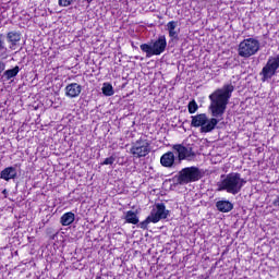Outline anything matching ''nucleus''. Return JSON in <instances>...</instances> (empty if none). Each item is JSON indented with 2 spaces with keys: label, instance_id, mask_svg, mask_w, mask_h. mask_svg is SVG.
Wrapping results in <instances>:
<instances>
[{
  "label": "nucleus",
  "instance_id": "nucleus-19",
  "mask_svg": "<svg viewBox=\"0 0 279 279\" xmlns=\"http://www.w3.org/2000/svg\"><path fill=\"white\" fill-rule=\"evenodd\" d=\"M187 110L190 114H195L196 110H199V106H197V102L195 100H192L187 105Z\"/></svg>",
  "mask_w": 279,
  "mask_h": 279
},
{
  "label": "nucleus",
  "instance_id": "nucleus-3",
  "mask_svg": "<svg viewBox=\"0 0 279 279\" xmlns=\"http://www.w3.org/2000/svg\"><path fill=\"white\" fill-rule=\"evenodd\" d=\"M141 51L146 53V58H151V56H160L165 53L167 49V37L165 35H160L155 41L150 44H142L140 46Z\"/></svg>",
  "mask_w": 279,
  "mask_h": 279
},
{
  "label": "nucleus",
  "instance_id": "nucleus-17",
  "mask_svg": "<svg viewBox=\"0 0 279 279\" xmlns=\"http://www.w3.org/2000/svg\"><path fill=\"white\" fill-rule=\"evenodd\" d=\"M124 219L126 223H132L133 226H137L140 221L138 215H136V213L132 210L126 211Z\"/></svg>",
  "mask_w": 279,
  "mask_h": 279
},
{
  "label": "nucleus",
  "instance_id": "nucleus-15",
  "mask_svg": "<svg viewBox=\"0 0 279 279\" xmlns=\"http://www.w3.org/2000/svg\"><path fill=\"white\" fill-rule=\"evenodd\" d=\"M20 72L21 68L19 65L14 66L13 69L5 70L2 74V80H4V82H10V80L16 77Z\"/></svg>",
  "mask_w": 279,
  "mask_h": 279
},
{
  "label": "nucleus",
  "instance_id": "nucleus-30",
  "mask_svg": "<svg viewBox=\"0 0 279 279\" xmlns=\"http://www.w3.org/2000/svg\"><path fill=\"white\" fill-rule=\"evenodd\" d=\"M2 195H5V196H7V195H8V190H3V191H2Z\"/></svg>",
  "mask_w": 279,
  "mask_h": 279
},
{
  "label": "nucleus",
  "instance_id": "nucleus-23",
  "mask_svg": "<svg viewBox=\"0 0 279 279\" xmlns=\"http://www.w3.org/2000/svg\"><path fill=\"white\" fill-rule=\"evenodd\" d=\"M167 27H168V32H171V31L175 29V27H178V22H175V21H170V22L167 24Z\"/></svg>",
  "mask_w": 279,
  "mask_h": 279
},
{
  "label": "nucleus",
  "instance_id": "nucleus-9",
  "mask_svg": "<svg viewBox=\"0 0 279 279\" xmlns=\"http://www.w3.org/2000/svg\"><path fill=\"white\" fill-rule=\"evenodd\" d=\"M174 154L178 155L179 160H191L195 158L193 147L184 146L182 144H175L172 146Z\"/></svg>",
  "mask_w": 279,
  "mask_h": 279
},
{
  "label": "nucleus",
  "instance_id": "nucleus-7",
  "mask_svg": "<svg viewBox=\"0 0 279 279\" xmlns=\"http://www.w3.org/2000/svg\"><path fill=\"white\" fill-rule=\"evenodd\" d=\"M134 158H145L150 151L149 142L147 140L140 138L133 143L130 149Z\"/></svg>",
  "mask_w": 279,
  "mask_h": 279
},
{
  "label": "nucleus",
  "instance_id": "nucleus-21",
  "mask_svg": "<svg viewBox=\"0 0 279 279\" xmlns=\"http://www.w3.org/2000/svg\"><path fill=\"white\" fill-rule=\"evenodd\" d=\"M77 0H58V5L60 8H69V5H73V2Z\"/></svg>",
  "mask_w": 279,
  "mask_h": 279
},
{
  "label": "nucleus",
  "instance_id": "nucleus-31",
  "mask_svg": "<svg viewBox=\"0 0 279 279\" xmlns=\"http://www.w3.org/2000/svg\"><path fill=\"white\" fill-rule=\"evenodd\" d=\"M87 2V5H90L93 3V0H85Z\"/></svg>",
  "mask_w": 279,
  "mask_h": 279
},
{
  "label": "nucleus",
  "instance_id": "nucleus-11",
  "mask_svg": "<svg viewBox=\"0 0 279 279\" xmlns=\"http://www.w3.org/2000/svg\"><path fill=\"white\" fill-rule=\"evenodd\" d=\"M160 163L162 167L171 169L175 165V154L173 151H168L163 154L160 158Z\"/></svg>",
  "mask_w": 279,
  "mask_h": 279
},
{
  "label": "nucleus",
  "instance_id": "nucleus-12",
  "mask_svg": "<svg viewBox=\"0 0 279 279\" xmlns=\"http://www.w3.org/2000/svg\"><path fill=\"white\" fill-rule=\"evenodd\" d=\"M7 40L11 45L10 49H14L21 43V32L12 31L7 34Z\"/></svg>",
  "mask_w": 279,
  "mask_h": 279
},
{
  "label": "nucleus",
  "instance_id": "nucleus-4",
  "mask_svg": "<svg viewBox=\"0 0 279 279\" xmlns=\"http://www.w3.org/2000/svg\"><path fill=\"white\" fill-rule=\"evenodd\" d=\"M260 51V41L255 38H246L239 44L238 56L240 58H252Z\"/></svg>",
  "mask_w": 279,
  "mask_h": 279
},
{
  "label": "nucleus",
  "instance_id": "nucleus-28",
  "mask_svg": "<svg viewBox=\"0 0 279 279\" xmlns=\"http://www.w3.org/2000/svg\"><path fill=\"white\" fill-rule=\"evenodd\" d=\"M201 1V3H210V1H213V0H199Z\"/></svg>",
  "mask_w": 279,
  "mask_h": 279
},
{
  "label": "nucleus",
  "instance_id": "nucleus-20",
  "mask_svg": "<svg viewBox=\"0 0 279 279\" xmlns=\"http://www.w3.org/2000/svg\"><path fill=\"white\" fill-rule=\"evenodd\" d=\"M149 223H154L151 216H148L144 221L140 222L137 225V228H141L142 230H147V226H149Z\"/></svg>",
  "mask_w": 279,
  "mask_h": 279
},
{
  "label": "nucleus",
  "instance_id": "nucleus-13",
  "mask_svg": "<svg viewBox=\"0 0 279 279\" xmlns=\"http://www.w3.org/2000/svg\"><path fill=\"white\" fill-rule=\"evenodd\" d=\"M1 180H5V182H10V180H14L16 178V168L8 167L0 172Z\"/></svg>",
  "mask_w": 279,
  "mask_h": 279
},
{
  "label": "nucleus",
  "instance_id": "nucleus-2",
  "mask_svg": "<svg viewBox=\"0 0 279 279\" xmlns=\"http://www.w3.org/2000/svg\"><path fill=\"white\" fill-rule=\"evenodd\" d=\"M222 180L217 183L218 191H227L231 195H239L243 186L247 184V181L241 178V173L231 172L229 174H222Z\"/></svg>",
  "mask_w": 279,
  "mask_h": 279
},
{
  "label": "nucleus",
  "instance_id": "nucleus-29",
  "mask_svg": "<svg viewBox=\"0 0 279 279\" xmlns=\"http://www.w3.org/2000/svg\"><path fill=\"white\" fill-rule=\"evenodd\" d=\"M0 58H2V60H5V58H8V57L5 56V53H1Z\"/></svg>",
  "mask_w": 279,
  "mask_h": 279
},
{
  "label": "nucleus",
  "instance_id": "nucleus-27",
  "mask_svg": "<svg viewBox=\"0 0 279 279\" xmlns=\"http://www.w3.org/2000/svg\"><path fill=\"white\" fill-rule=\"evenodd\" d=\"M274 206H278L279 207V197L274 201Z\"/></svg>",
  "mask_w": 279,
  "mask_h": 279
},
{
  "label": "nucleus",
  "instance_id": "nucleus-16",
  "mask_svg": "<svg viewBox=\"0 0 279 279\" xmlns=\"http://www.w3.org/2000/svg\"><path fill=\"white\" fill-rule=\"evenodd\" d=\"M73 221H75V214H73V211H68L63 214L60 218V223L62 226H71Z\"/></svg>",
  "mask_w": 279,
  "mask_h": 279
},
{
  "label": "nucleus",
  "instance_id": "nucleus-25",
  "mask_svg": "<svg viewBox=\"0 0 279 279\" xmlns=\"http://www.w3.org/2000/svg\"><path fill=\"white\" fill-rule=\"evenodd\" d=\"M168 32H169L170 38H178V31L172 29V31H168Z\"/></svg>",
  "mask_w": 279,
  "mask_h": 279
},
{
  "label": "nucleus",
  "instance_id": "nucleus-14",
  "mask_svg": "<svg viewBox=\"0 0 279 279\" xmlns=\"http://www.w3.org/2000/svg\"><path fill=\"white\" fill-rule=\"evenodd\" d=\"M216 208L219 210V213H230L233 210L234 205L230 201L222 199L216 202Z\"/></svg>",
  "mask_w": 279,
  "mask_h": 279
},
{
  "label": "nucleus",
  "instance_id": "nucleus-1",
  "mask_svg": "<svg viewBox=\"0 0 279 279\" xmlns=\"http://www.w3.org/2000/svg\"><path fill=\"white\" fill-rule=\"evenodd\" d=\"M232 93H234V85L232 84H226L221 88H218L211 93L209 95V110L211 112V117L214 118L208 119L206 113L192 116L191 126L201 128V132L203 134L213 132V130L217 128L219 121H223V114H226V110L228 108V104H230Z\"/></svg>",
  "mask_w": 279,
  "mask_h": 279
},
{
  "label": "nucleus",
  "instance_id": "nucleus-26",
  "mask_svg": "<svg viewBox=\"0 0 279 279\" xmlns=\"http://www.w3.org/2000/svg\"><path fill=\"white\" fill-rule=\"evenodd\" d=\"M5 71V62L0 61V75Z\"/></svg>",
  "mask_w": 279,
  "mask_h": 279
},
{
  "label": "nucleus",
  "instance_id": "nucleus-6",
  "mask_svg": "<svg viewBox=\"0 0 279 279\" xmlns=\"http://www.w3.org/2000/svg\"><path fill=\"white\" fill-rule=\"evenodd\" d=\"M279 69V53L275 56H270L262 69L259 75L262 77V82H269L276 73H278Z\"/></svg>",
  "mask_w": 279,
  "mask_h": 279
},
{
  "label": "nucleus",
  "instance_id": "nucleus-10",
  "mask_svg": "<svg viewBox=\"0 0 279 279\" xmlns=\"http://www.w3.org/2000/svg\"><path fill=\"white\" fill-rule=\"evenodd\" d=\"M82 94V85L77 83H71L65 87V96L70 97V99H74L75 97H80Z\"/></svg>",
  "mask_w": 279,
  "mask_h": 279
},
{
  "label": "nucleus",
  "instance_id": "nucleus-5",
  "mask_svg": "<svg viewBox=\"0 0 279 279\" xmlns=\"http://www.w3.org/2000/svg\"><path fill=\"white\" fill-rule=\"evenodd\" d=\"M202 180V170L197 167L183 168L177 175L178 184H191V182H197Z\"/></svg>",
  "mask_w": 279,
  "mask_h": 279
},
{
  "label": "nucleus",
  "instance_id": "nucleus-24",
  "mask_svg": "<svg viewBox=\"0 0 279 279\" xmlns=\"http://www.w3.org/2000/svg\"><path fill=\"white\" fill-rule=\"evenodd\" d=\"M0 51H8V48H5V44L3 41V34H0Z\"/></svg>",
  "mask_w": 279,
  "mask_h": 279
},
{
  "label": "nucleus",
  "instance_id": "nucleus-8",
  "mask_svg": "<svg viewBox=\"0 0 279 279\" xmlns=\"http://www.w3.org/2000/svg\"><path fill=\"white\" fill-rule=\"evenodd\" d=\"M149 216L153 219V223H158V221L169 217V210L167 209V206H165V203H157Z\"/></svg>",
  "mask_w": 279,
  "mask_h": 279
},
{
  "label": "nucleus",
  "instance_id": "nucleus-22",
  "mask_svg": "<svg viewBox=\"0 0 279 279\" xmlns=\"http://www.w3.org/2000/svg\"><path fill=\"white\" fill-rule=\"evenodd\" d=\"M117 160V157L110 156L106 158L100 165L106 166V165H114V161Z\"/></svg>",
  "mask_w": 279,
  "mask_h": 279
},
{
  "label": "nucleus",
  "instance_id": "nucleus-18",
  "mask_svg": "<svg viewBox=\"0 0 279 279\" xmlns=\"http://www.w3.org/2000/svg\"><path fill=\"white\" fill-rule=\"evenodd\" d=\"M101 90L105 97H112L114 95V88L110 83H104Z\"/></svg>",
  "mask_w": 279,
  "mask_h": 279
}]
</instances>
